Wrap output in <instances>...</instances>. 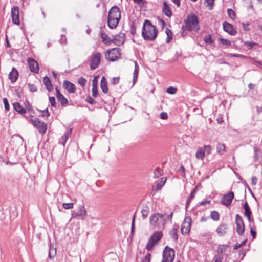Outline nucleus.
<instances>
[{
	"label": "nucleus",
	"mask_w": 262,
	"mask_h": 262,
	"mask_svg": "<svg viewBox=\"0 0 262 262\" xmlns=\"http://www.w3.org/2000/svg\"><path fill=\"white\" fill-rule=\"evenodd\" d=\"M56 253V249L51 244L50 245L49 251V257L52 258L53 257Z\"/></svg>",
	"instance_id": "32"
},
{
	"label": "nucleus",
	"mask_w": 262,
	"mask_h": 262,
	"mask_svg": "<svg viewBox=\"0 0 262 262\" xmlns=\"http://www.w3.org/2000/svg\"><path fill=\"white\" fill-rule=\"evenodd\" d=\"M43 82L44 84L46 85L47 89L49 91H51L53 90V85L52 84L50 79H49V78L48 77L45 76V77H43Z\"/></svg>",
	"instance_id": "25"
},
{
	"label": "nucleus",
	"mask_w": 262,
	"mask_h": 262,
	"mask_svg": "<svg viewBox=\"0 0 262 262\" xmlns=\"http://www.w3.org/2000/svg\"><path fill=\"white\" fill-rule=\"evenodd\" d=\"M11 16L12 22L16 25L20 23L19 16V8L17 6H14L11 9Z\"/></svg>",
	"instance_id": "14"
},
{
	"label": "nucleus",
	"mask_w": 262,
	"mask_h": 262,
	"mask_svg": "<svg viewBox=\"0 0 262 262\" xmlns=\"http://www.w3.org/2000/svg\"><path fill=\"white\" fill-rule=\"evenodd\" d=\"M191 219L187 216L185 218L181 225V233L183 235H187L189 233L191 227Z\"/></svg>",
	"instance_id": "9"
},
{
	"label": "nucleus",
	"mask_w": 262,
	"mask_h": 262,
	"mask_svg": "<svg viewBox=\"0 0 262 262\" xmlns=\"http://www.w3.org/2000/svg\"><path fill=\"white\" fill-rule=\"evenodd\" d=\"M101 37L102 40V41L105 44H110L112 42V39H111L108 35L104 32H102L101 33Z\"/></svg>",
	"instance_id": "27"
},
{
	"label": "nucleus",
	"mask_w": 262,
	"mask_h": 262,
	"mask_svg": "<svg viewBox=\"0 0 262 262\" xmlns=\"http://www.w3.org/2000/svg\"><path fill=\"white\" fill-rule=\"evenodd\" d=\"M160 118L162 119H166L168 118V115L167 113L162 112L160 113Z\"/></svg>",
	"instance_id": "57"
},
{
	"label": "nucleus",
	"mask_w": 262,
	"mask_h": 262,
	"mask_svg": "<svg viewBox=\"0 0 262 262\" xmlns=\"http://www.w3.org/2000/svg\"><path fill=\"white\" fill-rule=\"evenodd\" d=\"M86 101L88 103L91 104H93L95 102V100L91 97H88L86 99Z\"/></svg>",
	"instance_id": "64"
},
{
	"label": "nucleus",
	"mask_w": 262,
	"mask_h": 262,
	"mask_svg": "<svg viewBox=\"0 0 262 262\" xmlns=\"http://www.w3.org/2000/svg\"><path fill=\"white\" fill-rule=\"evenodd\" d=\"M74 204L73 203H63L62 204V206L65 209H70L73 208Z\"/></svg>",
	"instance_id": "44"
},
{
	"label": "nucleus",
	"mask_w": 262,
	"mask_h": 262,
	"mask_svg": "<svg viewBox=\"0 0 262 262\" xmlns=\"http://www.w3.org/2000/svg\"><path fill=\"white\" fill-rule=\"evenodd\" d=\"M27 61L30 70L32 72L37 73L39 71V66L38 63L32 58H28Z\"/></svg>",
	"instance_id": "16"
},
{
	"label": "nucleus",
	"mask_w": 262,
	"mask_h": 262,
	"mask_svg": "<svg viewBox=\"0 0 262 262\" xmlns=\"http://www.w3.org/2000/svg\"><path fill=\"white\" fill-rule=\"evenodd\" d=\"M13 104V107L14 110L17 111L18 113L21 114H24L26 113V110L22 106L20 105V104L16 102Z\"/></svg>",
	"instance_id": "26"
},
{
	"label": "nucleus",
	"mask_w": 262,
	"mask_h": 262,
	"mask_svg": "<svg viewBox=\"0 0 262 262\" xmlns=\"http://www.w3.org/2000/svg\"><path fill=\"white\" fill-rule=\"evenodd\" d=\"M163 12L164 14L168 17H170L171 16L172 14L171 9L166 2H163Z\"/></svg>",
	"instance_id": "23"
},
{
	"label": "nucleus",
	"mask_w": 262,
	"mask_h": 262,
	"mask_svg": "<svg viewBox=\"0 0 262 262\" xmlns=\"http://www.w3.org/2000/svg\"><path fill=\"white\" fill-rule=\"evenodd\" d=\"M92 96L94 97H97L98 96L97 86L92 87Z\"/></svg>",
	"instance_id": "51"
},
{
	"label": "nucleus",
	"mask_w": 262,
	"mask_h": 262,
	"mask_svg": "<svg viewBox=\"0 0 262 262\" xmlns=\"http://www.w3.org/2000/svg\"><path fill=\"white\" fill-rule=\"evenodd\" d=\"M205 156V151L202 148H199L195 154V157L198 159L203 160Z\"/></svg>",
	"instance_id": "31"
},
{
	"label": "nucleus",
	"mask_w": 262,
	"mask_h": 262,
	"mask_svg": "<svg viewBox=\"0 0 262 262\" xmlns=\"http://www.w3.org/2000/svg\"><path fill=\"white\" fill-rule=\"evenodd\" d=\"M170 235L171 238H172L174 241H177L178 239V235H177V229L173 228L170 231Z\"/></svg>",
	"instance_id": "35"
},
{
	"label": "nucleus",
	"mask_w": 262,
	"mask_h": 262,
	"mask_svg": "<svg viewBox=\"0 0 262 262\" xmlns=\"http://www.w3.org/2000/svg\"><path fill=\"white\" fill-rule=\"evenodd\" d=\"M28 85L30 91L36 92L37 91V88L34 85L29 83Z\"/></svg>",
	"instance_id": "52"
},
{
	"label": "nucleus",
	"mask_w": 262,
	"mask_h": 262,
	"mask_svg": "<svg viewBox=\"0 0 262 262\" xmlns=\"http://www.w3.org/2000/svg\"><path fill=\"white\" fill-rule=\"evenodd\" d=\"M235 223L238 234L239 235L243 234L245 231V225L243 219L238 214L236 215Z\"/></svg>",
	"instance_id": "10"
},
{
	"label": "nucleus",
	"mask_w": 262,
	"mask_h": 262,
	"mask_svg": "<svg viewBox=\"0 0 262 262\" xmlns=\"http://www.w3.org/2000/svg\"><path fill=\"white\" fill-rule=\"evenodd\" d=\"M86 80V79L83 77H80L78 80V83L82 86L84 87L85 85Z\"/></svg>",
	"instance_id": "46"
},
{
	"label": "nucleus",
	"mask_w": 262,
	"mask_h": 262,
	"mask_svg": "<svg viewBox=\"0 0 262 262\" xmlns=\"http://www.w3.org/2000/svg\"><path fill=\"white\" fill-rule=\"evenodd\" d=\"M204 40L207 44H211L212 43V40L210 35H206L204 37Z\"/></svg>",
	"instance_id": "47"
},
{
	"label": "nucleus",
	"mask_w": 262,
	"mask_h": 262,
	"mask_svg": "<svg viewBox=\"0 0 262 262\" xmlns=\"http://www.w3.org/2000/svg\"><path fill=\"white\" fill-rule=\"evenodd\" d=\"M162 174V171L160 168H156L154 172V177L158 178L159 176Z\"/></svg>",
	"instance_id": "45"
},
{
	"label": "nucleus",
	"mask_w": 262,
	"mask_h": 262,
	"mask_svg": "<svg viewBox=\"0 0 262 262\" xmlns=\"http://www.w3.org/2000/svg\"><path fill=\"white\" fill-rule=\"evenodd\" d=\"M250 214H251V211L250 210V208L248 205L247 204V218H248V220L249 221H251V217H250Z\"/></svg>",
	"instance_id": "56"
},
{
	"label": "nucleus",
	"mask_w": 262,
	"mask_h": 262,
	"mask_svg": "<svg viewBox=\"0 0 262 262\" xmlns=\"http://www.w3.org/2000/svg\"><path fill=\"white\" fill-rule=\"evenodd\" d=\"M49 102L52 107H56V100L54 97H49Z\"/></svg>",
	"instance_id": "49"
},
{
	"label": "nucleus",
	"mask_w": 262,
	"mask_h": 262,
	"mask_svg": "<svg viewBox=\"0 0 262 262\" xmlns=\"http://www.w3.org/2000/svg\"><path fill=\"white\" fill-rule=\"evenodd\" d=\"M216 150L217 152L220 155H223L224 154L225 151V145L221 143H219L216 146Z\"/></svg>",
	"instance_id": "29"
},
{
	"label": "nucleus",
	"mask_w": 262,
	"mask_h": 262,
	"mask_svg": "<svg viewBox=\"0 0 262 262\" xmlns=\"http://www.w3.org/2000/svg\"><path fill=\"white\" fill-rule=\"evenodd\" d=\"M72 133V129H68L64 133V135L68 137V138H69V137L71 136Z\"/></svg>",
	"instance_id": "62"
},
{
	"label": "nucleus",
	"mask_w": 262,
	"mask_h": 262,
	"mask_svg": "<svg viewBox=\"0 0 262 262\" xmlns=\"http://www.w3.org/2000/svg\"><path fill=\"white\" fill-rule=\"evenodd\" d=\"M143 218L146 217L148 215V211L147 210L143 209L141 211Z\"/></svg>",
	"instance_id": "60"
},
{
	"label": "nucleus",
	"mask_w": 262,
	"mask_h": 262,
	"mask_svg": "<svg viewBox=\"0 0 262 262\" xmlns=\"http://www.w3.org/2000/svg\"><path fill=\"white\" fill-rule=\"evenodd\" d=\"M158 30L151 24L150 21L148 20L145 21L142 31V35L145 40H154L158 35Z\"/></svg>",
	"instance_id": "1"
},
{
	"label": "nucleus",
	"mask_w": 262,
	"mask_h": 262,
	"mask_svg": "<svg viewBox=\"0 0 262 262\" xmlns=\"http://www.w3.org/2000/svg\"><path fill=\"white\" fill-rule=\"evenodd\" d=\"M166 181V179L165 178H161L159 181H157L156 182V186L155 187V190L156 191L160 190L162 186L164 185Z\"/></svg>",
	"instance_id": "28"
},
{
	"label": "nucleus",
	"mask_w": 262,
	"mask_h": 262,
	"mask_svg": "<svg viewBox=\"0 0 262 262\" xmlns=\"http://www.w3.org/2000/svg\"><path fill=\"white\" fill-rule=\"evenodd\" d=\"M207 6L209 7L210 10L212 9L213 6L214 0H205Z\"/></svg>",
	"instance_id": "48"
},
{
	"label": "nucleus",
	"mask_w": 262,
	"mask_h": 262,
	"mask_svg": "<svg viewBox=\"0 0 262 262\" xmlns=\"http://www.w3.org/2000/svg\"><path fill=\"white\" fill-rule=\"evenodd\" d=\"M234 198V193L232 191H230L227 193L224 194L221 200L222 204L225 205L227 207H229Z\"/></svg>",
	"instance_id": "12"
},
{
	"label": "nucleus",
	"mask_w": 262,
	"mask_h": 262,
	"mask_svg": "<svg viewBox=\"0 0 262 262\" xmlns=\"http://www.w3.org/2000/svg\"><path fill=\"white\" fill-rule=\"evenodd\" d=\"M68 139V137H67L66 136L63 135V136L62 137V138L61 139V143L63 145H64V144H65L66 142H67Z\"/></svg>",
	"instance_id": "63"
},
{
	"label": "nucleus",
	"mask_w": 262,
	"mask_h": 262,
	"mask_svg": "<svg viewBox=\"0 0 262 262\" xmlns=\"http://www.w3.org/2000/svg\"><path fill=\"white\" fill-rule=\"evenodd\" d=\"M204 148H203L205 151V154L206 153L207 155H209L211 153L212 148L210 145H204Z\"/></svg>",
	"instance_id": "43"
},
{
	"label": "nucleus",
	"mask_w": 262,
	"mask_h": 262,
	"mask_svg": "<svg viewBox=\"0 0 262 262\" xmlns=\"http://www.w3.org/2000/svg\"><path fill=\"white\" fill-rule=\"evenodd\" d=\"M135 64V69L134 71V74H133V85H134L136 82L137 80L139 70V67L136 61L134 62Z\"/></svg>",
	"instance_id": "24"
},
{
	"label": "nucleus",
	"mask_w": 262,
	"mask_h": 262,
	"mask_svg": "<svg viewBox=\"0 0 262 262\" xmlns=\"http://www.w3.org/2000/svg\"><path fill=\"white\" fill-rule=\"evenodd\" d=\"M219 41L220 43L222 44L223 46L227 47L231 46V42L226 39L219 38Z\"/></svg>",
	"instance_id": "37"
},
{
	"label": "nucleus",
	"mask_w": 262,
	"mask_h": 262,
	"mask_svg": "<svg viewBox=\"0 0 262 262\" xmlns=\"http://www.w3.org/2000/svg\"><path fill=\"white\" fill-rule=\"evenodd\" d=\"M112 42H114L117 46H120L125 41V34L120 32L118 34L115 35L112 39Z\"/></svg>",
	"instance_id": "15"
},
{
	"label": "nucleus",
	"mask_w": 262,
	"mask_h": 262,
	"mask_svg": "<svg viewBox=\"0 0 262 262\" xmlns=\"http://www.w3.org/2000/svg\"><path fill=\"white\" fill-rule=\"evenodd\" d=\"M229 245H225V244L219 245L217 248L216 249V252L219 253H224L227 250V249L229 248Z\"/></svg>",
	"instance_id": "30"
},
{
	"label": "nucleus",
	"mask_w": 262,
	"mask_h": 262,
	"mask_svg": "<svg viewBox=\"0 0 262 262\" xmlns=\"http://www.w3.org/2000/svg\"><path fill=\"white\" fill-rule=\"evenodd\" d=\"M196 189H197V187H196L193 190V191L191 192L189 196L188 197L189 198H190V199L192 200L194 198V196H195V193H196Z\"/></svg>",
	"instance_id": "58"
},
{
	"label": "nucleus",
	"mask_w": 262,
	"mask_h": 262,
	"mask_svg": "<svg viewBox=\"0 0 262 262\" xmlns=\"http://www.w3.org/2000/svg\"><path fill=\"white\" fill-rule=\"evenodd\" d=\"M25 106L28 110H29V111L32 110L31 105L30 104V103L28 101H26L25 102Z\"/></svg>",
	"instance_id": "59"
},
{
	"label": "nucleus",
	"mask_w": 262,
	"mask_h": 262,
	"mask_svg": "<svg viewBox=\"0 0 262 262\" xmlns=\"http://www.w3.org/2000/svg\"><path fill=\"white\" fill-rule=\"evenodd\" d=\"M227 13L229 17L232 20H234L235 19L236 15L234 10H233L232 9H228Z\"/></svg>",
	"instance_id": "39"
},
{
	"label": "nucleus",
	"mask_w": 262,
	"mask_h": 262,
	"mask_svg": "<svg viewBox=\"0 0 262 262\" xmlns=\"http://www.w3.org/2000/svg\"><path fill=\"white\" fill-rule=\"evenodd\" d=\"M210 217L214 221H218L220 219L219 213L215 211H211L210 213Z\"/></svg>",
	"instance_id": "36"
},
{
	"label": "nucleus",
	"mask_w": 262,
	"mask_h": 262,
	"mask_svg": "<svg viewBox=\"0 0 262 262\" xmlns=\"http://www.w3.org/2000/svg\"><path fill=\"white\" fill-rule=\"evenodd\" d=\"M254 158L255 160H258L260 156V151L256 148H254Z\"/></svg>",
	"instance_id": "42"
},
{
	"label": "nucleus",
	"mask_w": 262,
	"mask_h": 262,
	"mask_svg": "<svg viewBox=\"0 0 262 262\" xmlns=\"http://www.w3.org/2000/svg\"><path fill=\"white\" fill-rule=\"evenodd\" d=\"M3 102L4 104L5 108L6 110H9V105L8 101L6 98L3 99Z\"/></svg>",
	"instance_id": "55"
},
{
	"label": "nucleus",
	"mask_w": 262,
	"mask_h": 262,
	"mask_svg": "<svg viewBox=\"0 0 262 262\" xmlns=\"http://www.w3.org/2000/svg\"><path fill=\"white\" fill-rule=\"evenodd\" d=\"M86 215V211L83 205H80L78 207V211L76 212L72 213V217L73 218H80L84 219Z\"/></svg>",
	"instance_id": "13"
},
{
	"label": "nucleus",
	"mask_w": 262,
	"mask_h": 262,
	"mask_svg": "<svg viewBox=\"0 0 262 262\" xmlns=\"http://www.w3.org/2000/svg\"><path fill=\"white\" fill-rule=\"evenodd\" d=\"M18 76V72L15 68H13L11 72L9 74V78L12 82H15Z\"/></svg>",
	"instance_id": "21"
},
{
	"label": "nucleus",
	"mask_w": 262,
	"mask_h": 262,
	"mask_svg": "<svg viewBox=\"0 0 262 262\" xmlns=\"http://www.w3.org/2000/svg\"><path fill=\"white\" fill-rule=\"evenodd\" d=\"M258 47V45L256 42L247 41V49H254V50H257Z\"/></svg>",
	"instance_id": "33"
},
{
	"label": "nucleus",
	"mask_w": 262,
	"mask_h": 262,
	"mask_svg": "<svg viewBox=\"0 0 262 262\" xmlns=\"http://www.w3.org/2000/svg\"><path fill=\"white\" fill-rule=\"evenodd\" d=\"M163 236L161 231H156L151 235L148 239L146 248L148 251L151 250L156 244L161 239Z\"/></svg>",
	"instance_id": "5"
},
{
	"label": "nucleus",
	"mask_w": 262,
	"mask_h": 262,
	"mask_svg": "<svg viewBox=\"0 0 262 262\" xmlns=\"http://www.w3.org/2000/svg\"><path fill=\"white\" fill-rule=\"evenodd\" d=\"M165 32L167 36L166 42H169L172 39V32L168 28H166Z\"/></svg>",
	"instance_id": "38"
},
{
	"label": "nucleus",
	"mask_w": 262,
	"mask_h": 262,
	"mask_svg": "<svg viewBox=\"0 0 262 262\" xmlns=\"http://www.w3.org/2000/svg\"><path fill=\"white\" fill-rule=\"evenodd\" d=\"M31 122L33 126L38 129L40 134H43L46 133L47 127L46 123L41 121L37 118L31 120Z\"/></svg>",
	"instance_id": "8"
},
{
	"label": "nucleus",
	"mask_w": 262,
	"mask_h": 262,
	"mask_svg": "<svg viewBox=\"0 0 262 262\" xmlns=\"http://www.w3.org/2000/svg\"><path fill=\"white\" fill-rule=\"evenodd\" d=\"M120 56L119 49L114 48L110 50L107 51L105 53V58L107 60L114 61L117 59Z\"/></svg>",
	"instance_id": "7"
},
{
	"label": "nucleus",
	"mask_w": 262,
	"mask_h": 262,
	"mask_svg": "<svg viewBox=\"0 0 262 262\" xmlns=\"http://www.w3.org/2000/svg\"><path fill=\"white\" fill-rule=\"evenodd\" d=\"M56 97L58 101L62 105H66L68 103V99L61 94L57 87L56 88Z\"/></svg>",
	"instance_id": "19"
},
{
	"label": "nucleus",
	"mask_w": 262,
	"mask_h": 262,
	"mask_svg": "<svg viewBox=\"0 0 262 262\" xmlns=\"http://www.w3.org/2000/svg\"><path fill=\"white\" fill-rule=\"evenodd\" d=\"M182 29L184 31L189 30L198 31L199 29V25L196 16L194 14L188 16L185 20V24L182 27Z\"/></svg>",
	"instance_id": "4"
},
{
	"label": "nucleus",
	"mask_w": 262,
	"mask_h": 262,
	"mask_svg": "<svg viewBox=\"0 0 262 262\" xmlns=\"http://www.w3.org/2000/svg\"><path fill=\"white\" fill-rule=\"evenodd\" d=\"M249 227L250 228V234L251 235L252 238L254 239L256 237V227L254 225H251V223L249 225Z\"/></svg>",
	"instance_id": "34"
},
{
	"label": "nucleus",
	"mask_w": 262,
	"mask_h": 262,
	"mask_svg": "<svg viewBox=\"0 0 262 262\" xmlns=\"http://www.w3.org/2000/svg\"><path fill=\"white\" fill-rule=\"evenodd\" d=\"M174 258V250L166 246L163 251V259L162 262H172Z\"/></svg>",
	"instance_id": "6"
},
{
	"label": "nucleus",
	"mask_w": 262,
	"mask_h": 262,
	"mask_svg": "<svg viewBox=\"0 0 262 262\" xmlns=\"http://www.w3.org/2000/svg\"><path fill=\"white\" fill-rule=\"evenodd\" d=\"M227 229V225L222 223L218 226L216 229V232L219 236H223L226 234Z\"/></svg>",
	"instance_id": "17"
},
{
	"label": "nucleus",
	"mask_w": 262,
	"mask_h": 262,
	"mask_svg": "<svg viewBox=\"0 0 262 262\" xmlns=\"http://www.w3.org/2000/svg\"><path fill=\"white\" fill-rule=\"evenodd\" d=\"M100 87L104 93L107 94L108 93V89L107 87V82L106 78L104 76L101 78Z\"/></svg>",
	"instance_id": "22"
},
{
	"label": "nucleus",
	"mask_w": 262,
	"mask_h": 262,
	"mask_svg": "<svg viewBox=\"0 0 262 262\" xmlns=\"http://www.w3.org/2000/svg\"><path fill=\"white\" fill-rule=\"evenodd\" d=\"M177 89L174 87L170 86L167 89V92L170 94H175L177 93Z\"/></svg>",
	"instance_id": "41"
},
{
	"label": "nucleus",
	"mask_w": 262,
	"mask_h": 262,
	"mask_svg": "<svg viewBox=\"0 0 262 262\" xmlns=\"http://www.w3.org/2000/svg\"><path fill=\"white\" fill-rule=\"evenodd\" d=\"M150 254L148 253L147 255H146L144 258L142 260L141 262H150Z\"/></svg>",
	"instance_id": "54"
},
{
	"label": "nucleus",
	"mask_w": 262,
	"mask_h": 262,
	"mask_svg": "<svg viewBox=\"0 0 262 262\" xmlns=\"http://www.w3.org/2000/svg\"><path fill=\"white\" fill-rule=\"evenodd\" d=\"M121 18L119 8L116 6H113L110 10L108 16V26L111 29H114L117 27Z\"/></svg>",
	"instance_id": "3"
},
{
	"label": "nucleus",
	"mask_w": 262,
	"mask_h": 262,
	"mask_svg": "<svg viewBox=\"0 0 262 262\" xmlns=\"http://www.w3.org/2000/svg\"><path fill=\"white\" fill-rule=\"evenodd\" d=\"M248 87L249 89V93L251 92L252 95H255L256 94L257 91L255 89V86L254 84L250 83L248 85Z\"/></svg>",
	"instance_id": "40"
},
{
	"label": "nucleus",
	"mask_w": 262,
	"mask_h": 262,
	"mask_svg": "<svg viewBox=\"0 0 262 262\" xmlns=\"http://www.w3.org/2000/svg\"><path fill=\"white\" fill-rule=\"evenodd\" d=\"M98 76H95L92 80V87L97 86Z\"/></svg>",
	"instance_id": "53"
},
{
	"label": "nucleus",
	"mask_w": 262,
	"mask_h": 262,
	"mask_svg": "<svg viewBox=\"0 0 262 262\" xmlns=\"http://www.w3.org/2000/svg\"><path fill=\"white\" fill-rule=\"evenodd\" d=\"M172 216V213L169 215L155 213L149 218L150 224L158 229L162 228L164 227L167 220L171 218Z\"/></svg>",
	"instance_id": "2"
},
{
	"label": "nucleus",
	"mask_w": 262,
	"mask_h": 262,
	"mask_svg": "<svg viewBox=\"0 0 262 262\" xmlns=\"http://www.w3.org/2000/svg\"><path fill=\"white\" fill-rule=\"evenodd\" d=\"M100 54L96 52L91 57L90 61V68L91 70H94L97 68L100 62Z\"/></svg>",
	"instance_id": "11"
},
{
	"label": "nucleus",
	"mask_w": 262,
	"mask_h": 262,
	"mask_svg": "<svg viewBox=\"0 0 262 262\" xmlns=\"http://www.w3.org/2000/svg\"><path fill=\"white\" fill-rule=\"evenodd\" d=\"M119 77H113L111 81V83L114 85L117 84L119 83Z\"/></svg>",
	"instance_id": "50"
},
{
	"label": "nucleus",
	"mask_w": 262,
	"mask_h": 262,
	"mask_svg": "<svg viewBox=\"0 0 262 262\" xmlns=\"http://www.w3.org/2000/svg\"><path fill=\"white\" fill-rule=\"evenodd\" d=\"M223 29L225 31L228 32L231 35H234L236 34V31L234 27L229 23L224 22L223 24Z\"/></svg>",
	"instance_id": "18"
},
{
	"label": "nucleus",
	"mask_w": 262,
	"mask_h": 262,
	"mask_svg": "<svg viewBox=\"0 0 262 262\" xmlns=\"http://www.w3.org/2000/svg\"><path fill=\"white\" fill-rule=\"evenodd\" d=\"M42 116L48 117L50 116V113L48 112L47 109L42 111Z\"/></svg>",
	"instance_id": "61"
},
{
	"label": "nucleus",
	"mask_w": 262,
	"mask_h": 262,
	"mask_svg": "<svg viewBox=\"0 0 262 262\" xmlns=\"http://www.w3.org/2000/svg\"><path fill=\"white\" fill-rule=\"evenodd\" d=\"M63 86L67 90L69 93H75V85L72 82L65 80L63 82Z\"/></svg>",
	"instance_id": "20"
}]
</instances>
